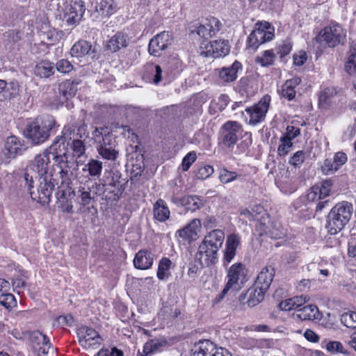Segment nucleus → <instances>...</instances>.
Returning <instances> with one entry per match:
<instances>
[{
    "label": "nucleus",
    "instance_id": "64",
    "mask_svg": "<svg viewBox=\"0 0 356 356\" xmlns=\"http://www.w3.org/2000/svg\"><path fill=\"white\" fill-rule=\"evenodd\" d=\"M213 172V168L211 165H205L200 168L198 170V177L201 179H205L209 177Z\"/></svg>",
    "mask_w": 356,
    "mask_h": 356
},
{
    "label": "nucleus",
    "instance_id": "7",
    "mask_svg": "<svg viewBox=\"0 0 356 356\" xmlns=\"http://www.w3.org/2000/svg\"><path fill=\"white\" fill-rule=\"evenodd\" d=\"M242 125L236 122L228 120L220 128L218 142L219 146L232 150L237 141L242 137Z\"/></svg>",
    "mask_w": 356,
    "mask_h": 356
},
{
    "label": "nucleus",
    "instance_id": "17",
    "mask_svg": "<svg viewBox=\"0 0 356 356\" xmlns=\"http://www.w3.org/2000/svg\"><path fill=\"white\" fill-rule=\"evenodd\" d=\"M85 10L84 1H76L65 8L64 19L70 26L77 25L82 19Z\"/></svg>",
    "mask_w": 356,
    "mask_h": 356
},
{
    "label": "nucleus",
    "instance_id": "48",
    "mask_svg": "<svg viewBox=\"0 0 356 356\" xmlns=\"http://www.w3.org/2000/svg\"><path fill=\"white\" fill-rule=\"evenodd\" d=\"M306 154L302 150L297 151L290 157L289 163L295 168H300L306 159Z\"/></svg>",
    "mask_w": 356,
    "mask_h": 356
},
{
    "label": "nucleus",
    "instance_id": "47",
    "mask_svg": "<svg viewBox=\"0 0 356 356\" xmlns=\"http://www.w3.org/2000/svg\"><path fill=\"white\" fill-rule=\"evenodd\" d=\"M89 188L91 189V193L94 198L102 195L106 199V186L102 179H99V182H93L92 181V184H90Z\"/></svg>",
    "mask_w": 356,
    "mask_h": 356
},
{
    "label": "nucleus",
    "instance_id": "41",
    "mask_svg": "<svg viewBox=\"0 0 356 356\" xmlns=\"http://www.w3.org/2000/svg\"><path fill=\"white\" fill-rule=\"evenodd\" d=\"M54 64L48 60H44L35 67V73L41 77H48L53 74Z\"/></svg>",
    "mask_w": 356,
    "mask_h": 356
},
{
    "label": "nucleus",
    "instance_id": "22",
    "mask_svg": "<svg viewBox=\"0 0 356 356\" xmlns=\"http://www.w3.org/2000/svg\"><path fill=\"white\" fill-rule=\"evenodd\" d=\"M172 202L178 205L184 207L188 211H195L200 209L204 202L200 197L197 195H186L181 198L177 197H172Z\"/></svg>",
    "mask_w": 356,
    "mask_h": 356
},
{
    "label": "nucleus",
    "instance_id": "23",
    "mask_svg": "<svg viewBox=\"0 0 356 356\" xmlns=\"http://www.w3.org/2000/svg\"><path fill=\"white\" fill-rule=\"evenodd\" d=\"M56 196L62 211L68 213H72L74 211L72 199L75 196L74 190H58Z\"/></svg>",
    "mask_w": 356,
    "mask_h": 356
},
{
    "label": "nucleus",
    "instance_id": "60",
    "mask_svg": "<svg viewBox=\"0 0 356 356\" xmlns=\"http://www.w3.org/2000/svg\"><path fill=\"white\" fill-rule=\"evenodd\" d=\"M333 160L334 165L339 170L347 161V156L345 153L339 152L334 154Z\"/></svg>",
    "mask_w": 356,
    "mask_h": 356
},
{
    "label": "nucleus",
    "instance_id": "9",
    "mask_svg": "<svg viewBox=\"0 0 356 356\" xmlns=\"http://www.w3.org/2000/svg\"><path fill=\"white\" fill-rule=\"evenodd\" d=\"M106 186V200L117 201L125 188V181L121 178L118 171L110 170L105 172L102 179Z\"/></svg>",
    "mask_w": 356,
    "mask_h": 356
},
{
    "label": "nucleus",
    "instance_id": "26",
    "mask_svg": "<svg viewBox=\"0 0 356 356\" xmlns=\"http://www.w3.org/2000/svg\"><path fill=\"white\" fill-rule=\"evenodd\" d=\"M24 148L19 138L15 136L7 138L5 143L6 154L8 158H14L22 154Z\"/></svg>",
    "mask_w": 356,
    "mask_h": 356
},
{
    "label": "nucleus",
    "instance_id": "16",
    "mask_svg": "<svg viewBox=\"0 0 356 356\" xmlns=\"http://www.w3.org/2000/svg\"><path fill=\"white\" fill-rule=\"evenodd\" d=\"M201 227L200 220L197 218L193 219L184 227L178 229L175 232V237L180 243H191L198 238Z\"/></svg>",
    "mask_w": 356,
    "mask_h": 356
},
{
    "label": "nucleus",
    "instance_id": "8",
    "mask_svg": "<svg viewBox=\"0 0 356 356\" xmlns=\"http://www.w3.org/2000/svg\"><path fill=\"white\" fill-rule=\"evenodd\" d=\"M346 40V31L337 23L325 26L316 37L317 42L325 43L326 46L331 48L344 44Z\"/></svg>",
    "mask_w": 356,
    "mask_h": 356
},
{
    "label": "nucleus",
    "instance_id": "19",
    "mask_svg": "<svg viewBox=\"0 0 356 356\" xmlns=\"http://www.w3.org/2000/svg\"><path fill=\"white\" fill-rule=\"evenodd\" d=\"M218 251L215 250L214 248H211L201 242L196 257L202 266H209L218 262Z\"/></svg>",
    "mask_w": 356,
    "mask_h": 356
},
{
    "label": "nucleus",
    "instance_id": "43",
    "mask_svg": "<svg viewBox=\"0 0 356 356\" xmlns=\"http://www.w3.org/2000/svg\"><path fill=\"white\" fill-rule=\"evenodd\" d=\"M321 347L323 348H325L327 352L334 354V353H346V351L345 350L342 343L337 341H327L326 340H324L321 343Z\"/></svg>",
    "mask_w": 356,
    "mask_h": 356
},
{
    "label": "nucleus",
    "instance_id": "5",
    "mask_svg": "<svg viewBox=\"0 0 356 356\" xmlns=\"http://www.w3.org/2000/svg\"><path fill=\"white\" fill-rule=\"evenodd\" d=\"M24 179L33 200L43 205L50 202L55 184H56L57 178L47 176L35 179L38 182L35 191L33 190L34 186L33 184L34 180L33 175L26 172L24 174Z\"/></svg>",
    "mask_w": 356,
    "mask_h": 356
},
{
    "label": "nucleus",
    "instance_id": "56",
    "mask_svg": "<svg viewBox=\"0 0 356 356\" xmlns=\"http://www.w3.org/2000/svg\"><path fill=\"white\" fill-rule=\"evenodd\" d=\"M197 159V156L195 152H190L183 159L181 166L184 171H187L192 163H193Z\"/></svg>",
    "mask_w": 356,
    "mask_h": 356
},
{
    "label": "nucleus",
    "instance_id": "4",
    "mask_svg": "<svg viewBox=\"0 0 356 356\" xmlns=\"http://www.w3.org/2000/svg\"><path fill=\"white\" fill-rule=\"evenodd\" d=\"M92 137L97 143V152L102 159L112 161L117 160L119 157L118 143L107 127L95 128Z\"/></svg>",
    "mask_w": 356,
    "mask_h": 356
},
{
    "label": "nucleus",
    "instance_id": "3",
    "mask_svg": "<svg viewBox=\"0 0 356 356\" xmlns=\"http://www.w3.org/2000/svg\"><path fill=\"white\" fill-rule=\"evenodd\" d=\"M55 127L56 120L53 116L38 117L26 124L24 129V136L34 145H39L49 138Z\"/></svg>",
    "mask_w": 356,
    "mask_h": 356
},
{
    "label": "nucleus",
    "instance_id": "12",
    "mask_svg": "<svg viewBox=\"0 0 356 356\" xmlns=\"http://www.w3.org/2000/svg\"><path fill=\"white\" fill-rule=\"evenodd\" d=\"M270 100V97L266 95L257 104L245 108V111L249 118L248 122L249 124L254 126L264 121Z\"/></svg>",
    "mask_w": 356,
    "mask_h": 356
},
{
    "label": "nucleus",
    "instance_id": "15",
    "mask_svg": "<svg viewBox=\"0 0 356 356\" xmlns=\"http://www.w3.org/2000/svg\"><path fill=\"white\" fill-rule=\"evenodd\" d=\"M77 334L80 345L85 349L97 348L102 342V339L93 328L81 326L78 329Z\"/></svg>",
    "mask_w": 356,
    "mask_h": 356
},
{
    "label": "nucleus",
    "instance_id": "44",
    "mask_svg": "<svg viewBox=\"0 0 356 356\" xmlns=\"http://www.w3.org/2000/svg\"><path fill=\"white\" fill-rule=\"evenodd\" d=\"M171 261L168 258H163L159 261L158 270H157V277L163 280L168 277L170 273L169 270L171 266Z\"/></svg>",
    "mask_w": 356,
    "mask_h": 356
},
{
    "label": "nucleus",
    "instance_id": "57",
    "mask_svg": "<svg viewBox=\"0 0 356 356\" xmlns=\"http://www.w3.org/2000/svg\"><path fill=\"white\" fill-rule=\"evenodd\" d=\"M72 149L77 157L82 156L86 151L83 142L81 140L74 139L72 142Z\"/></svg>",
    "mask_w": 356,
    "mask_h": 356
},
{
    "label": "nucleus",
    "instance_id": "62",
    "mask_svg": "<svg viewBox=\"0 0 356 356\" xmlns=\"http://www.w3.org/2000/svg\"><path fill=\"white\" fill-rule=\"evenodd\" d=\"M305 338L309 342L317 343L320 340V337L312 330L307 329L304 332Z\"/></svg>",
    "mask_w": 356,
    "mask_h": 356
},
{
    "label": "nucleus",
    "instance_id": "20",
    "mask_svg": "<svg viewBox=\"0 0 356 356\" xmlns=\"http://www.w3.org/2000/svg\"><path fill=\"white\" fill-rule=\"evenodd\" d=\"M220 22L214 17H207L197 28L196 33L204 38H211L220 29Z\"/></svg>",
    "mask_w": 356,
    "mask_h": 356
},
{
    "label": "nucleus",
    "instance_id": "28",
    "mask_svg": "<svg viewBox=\"0 0 356 356\" xmlns=\"http://www.w3.org/2000/svg\"><path fill=\"white\" fill-rule=\"evenodd\" d=\"M90 184H92V180L88 179L79 187L77 191V202L83 207L90 204L95 199L91 193V189L89 188Z\"/></svg>",
    "mask_w": 356,
    "mask_h": 356
},
{
    "label": "nucleus",
    "instance_id": "34",
    "mask_svg": "<svg viewBox=\"0 0 356 356\" xmlns=\"http://www.w3.org/2000/svg\"><path fill=\"white\" fill-rule=\"evenodd\" d=\"M75 95V90H54V96L50 102L53 108H58L67 99Z\"/></svg>",
    "mask_w": 356,
    "mask_h": 356
},
{
    "label": "nucleus",
    "instance_id": "42",
    "mask_svg": "<svg viewBox=\"0 0 356 356\" xmlns=\"http://www.w3.org/2000/svg\"><path fill=\"white\" fill-rule=\"evenodd\" d=\"M276 55L273 49L266 50L262 52L261 56L256 58L255 62L262 67H268L273 65Z\"/></svg>",
    "mask_w": 356,
    "mask_h": 356
},
{
    "label": "nucleus",
    "instance_id": "27",
    "mask_svg": "<svg viewBox=\"0 0 356 356\" xmlns=\"http://www.w3.org/2000/svg\"><path fill=\"white\" fill-rule=\"evenodd\" d=\"M297 316L302 321H320L322 314L314 305H306L297 311Z\"/></svg>",
    "mask_w": 356,
    "mask_h": 356
},
{
    "label": "nucleus",
    "instance_id": "52",
    "mask_svg": "<svg viewBox=\"0 0 356 356\" xmlns=\"http://www.w3.org/2000/svg\"><path fill=\"white\" fill-rule=\"evenodd\" d=\"M292 49V43L289 40H286L276 49V54L280 58H283L288 55Z\"/></svg>",
    "mask_w": 356,
    "mask_h": 356
},
{
    "label": "nucleus",
    "instance_id": "45",
    "mask_svg": "<svg viewBox=\"0 0 356 356\" xmlns=\"http://www.w3.org/2000/svg\"><path fill=\"white\" fill-rule=\"evenodd\" d=\"M280 143L277 148V154L280 156H284L290 152L293 146V142L289 138L282 136L280 138Z\"/></svg>",
    "mask_w": 356,
    "mask_h": 356
},
{
    "label": "nucleus",
    "instance_id": "10",
    "mask_svg": "<svg viewBox=\"0 0 356 356\" xmlns=\"http://www.w3.org/2000/svg\"><path fill=\"white\" fill-rule=\"evenodd\" d=\"M274 37V27L268 22H257L248 37L247 47L255 51Z\"/></svg>",
    "mask_w": 356,
    "mask_h": 356
},
{
    "label": "nucleus",
    "instance_id": "1",
    "mask_svg": "<svg viewBox=\"0 0 356 356\" xmlns=\"http://www.w3.org/2000/svg\"><path fill=\"white\" fill-rule=\"evenodd\" d=\"M71 135L70 129L65 128L62 136H57L51 145L35 156L30 165V170L35 174V179L47 176L54 177V165L51 167L50 161L53 159L56 164V160L59 156L58 148L60 145H64L65 143L67 145L70 144V140L72 139Z\"/></svg>",
    "mask_w": 356,
    "mask_h": 356
},
{
    "label": "nucleus",
    "instance_id": "51",
    "mask_svg": "<svg viewBox=\"0 0 356 356\" xmlns=\"http://www.w3.org/2000/svg\"><path fill=\"white\" fill-rule=\"evenodd\" d=\"M0 304L5 308L10 309L15 305L16 300L11 293H2L0 296Z\"/></svg>",
    "mask_w": 356,
    "mask_h": 356
},
{
    "label": "nucleus",
    "instance_id": "32",
    "mask_svg": "<svg viewBox=\"0 0 356 356\" xmlns=\"http://www.w3.org/2000/svg\"><path fill=\"white\" fill-rule=\"evenodd\" d=\"M266 291V290H263V289L257 287V286L254 284L253 287L250 288L247 291V296H248L247 300L248 305L250 307L257 305L263 300Z\"/></svg>",
    "mask_w": 356,
    "mask_h": 356
},
{
    "label": "nucleus",
    "instance_id": "2",
    "mask_svg": "<svg viewBox=\"0 0 356 356\" xmlns=\"http://www.w3.org/2000/svg\"><path fill=\"white\" fill-rule=\"evenodd\" d=\"M79 165L75 159L66 153L59 154L54 167V177L58 179V190H73L74 181L78 178Z\"/></svg>",
    "mask_w": 356,
    "mask_h": 356
},
{
    "label": "nucleus",
    "instance_id": "40",
    "mask_svg": "<svg viewBox=\"0 0 356 356\" xmlns=\"http://www.w3.org/2000/svg\"><path fill=\"white\" fill-rule=\"evenodd\" d=\"M345 70L350 75L356 73V44L350 47L347 60L345 63Z\"/></svg>",
    "mask_w": 356,
    "mask_h": 356
},
{
    "label": "nucleus",
    "instance_id": "63",
    "mask_svg": "<svg viewBox=\"0 0 356 356\" xmlns=\"http://www.w3.org/2000/svg\"><path fill=\"white\" fill-rule=\"evenodd\" d=\"M300 134V129L298 127H295L293 126H288L286 128V133L284 136L291 140L297 137Z\"/></svg>",
    "mask_w": 356,
    "mask_h": 356
},
{
    "label": "nucleus",
    "instance_id": "29",
    "mask_svg": "<svg viewBox=\"0 0 356 356\" xmlns=\"http://www.w3.org/2000/svg\"><path fill=\"white\" fill-rule=\"evenodd\" d=\"M128 43L127 35L123 33L118 32L107 42L106 49L111 52H116L121 48L127 47Z\"/></svg>",
    "mask_w": 356,
    "mask_h": 356
},
{
    "label": "nucleus",
    "instance_id": "50",
    "mask_svg": "<svg viewBox=\"0 0 356 356\" xmlns=\"http://www.w3.org/2000/svg\"><path fill=\"white\" fill-rule=\"evenodd\" d=\"M238 177L236 172L229 171L225 168L222 169L220 172L219 179L223 184H227L234 181Z\"/></svg>",
    "mask_w": 356,
    "mask_h": 356
},
{
    "label": "nucleus",
    "instance_id": "33",
    "mask_svg": "<svg viewBox=\"0 0 356 356\" xmlns=\"http://www.w3.org/2000/svg\"><path fill=\"white\" fill-rule=\"evenodd\" d=\"M241 63L236 60L232 66L222 68L219 76L225 81H233L236 79L238 71L241 70Z\"/></svg>",
    "mask_w": 356,
    "mask_h": 356
},
{
    "label": "nucleus",
    "instance_id": "25",
    "mask_svg": "<svg viewBox=\"0 0 356 356\" xmlns=\"http://www.w3.org/2000/svg\"><path fill=\"white\" fill-rule=\"evenodd\" d=\"M153 261V254L147 250H141L136 253L134 265L138 269L146 270L152 267Z\"/></svg>",
    "mask_w": 356,
    "mask_h": 356
},
{
    "label": "nucleus",
    "instance_id": "14",
    "mask_svg": "<svg viewBox=\"0 0 356 356\" xmlns=\"http://www.w3.org/2000/svg\"><path fill=\"white\" fill-rule=\"evenodd\" d=\"M227 288L234 291L241 289L246 282V268L241 263L232 265L227 271Z\"/></svg>",
    "mask_w": 356,
    "mask_h": 356
},
{
    "label": "nucleus",
    "instance_id": "46",
    "mask_svg": "<svg viewBox=\"0 0 356 356\" xmlns=\"http://www.w3.org/2000/svg\"><path fill=\"white\" fill-rule=\"evenodd\" d=\"M315 186H318L317 191L318 192V195H320L321 200H323L330 195L332 181L330 179H327L323 181L320 184H316Z\"/></svg>",
    "mask_w": 356,
    "mask_h": 356
},
{
    "label": "nucleus",
    "instance_id": "36",
    "mask_svg": "<svg viewBox=\"0 0 356 356\" xmlns=\"http://www.w3.org/2000/svg\"><path fill=\"white\" fill-rule=\"evenodd\" d=\"M259 229L261 230L260 235L266 234L273 239L282 238L285 236V232L280 226L274 225L269 228L265 223H259Z\"/></svg>",
    "mask_w": 356,
    "mask_h": 356
},
{
    "label": "nucleus",
    "instance_id": "13",
    "mask_svg": "<svg viewBox=\"0 0 356 356\" xmlns=\"http://www.w3.org/2000/svg\"><path fill=\"white\" fill-rule=\"evenodd\" d=\"M193 356H232L225 348L217 347L210 340H200L192 348Z\"/></svg>",
    "mask_w": 356,
    "mask_h": 356
},
{
    "label": "nucleus",
    "instance_id": "59",
    "mask_svg": "<svg viewBox=\"0 0 356 356\" xmlns=\"http://www.w3.org/2000/svg\"><path fill=\"white\" fill-rule=\"evenodd\" d=\"M317 190L318 186H312L306 194L305 198L309 202H313L321 200L320 195H318V192Z\"/></svg>",
    "mask_w": 356,
    "mask_h": 356
},
{
    "label": "nucleus",
    "instance_id": "38",
    "mask_svg": "<svg viewBox=\"0 0 356 356\" xmlns=\"http://www.w3.org/2000/svg\"><path fill=\"white\" fill-rule=\"evenodd\" d=\"M116 8L114 0H102L96 6V11L102 16L110 17L116 11Z\"/></svg>",
    "mask_w": 356,
    "mask_h": 356
},
{
    "label": "nucleus",
    "instance_id": "55",
    "mask_svg": "<svg viewBox=\"0 0 356 356\" xmlns=\"http://www.w3.org/2000/svg\"><path fill=\"white\" fill-rule=\"evenodd\" d=\"M56 67L61 73H68L74 68L72 64L66 59L59 60L56 64Z\"/></svg>",
    "mask_w": 356,
    "mask_h": 356
},
{
    "label": "nucleus",
    "instance_id": "54",
    "mask_svg": "<svg viewBox=\"0 0 356 356\" xmlns=\"http://www.w3.org/2000/svg\"><path fill=\"white\" fill-rule=\"evenodd\" d=\"M241 243V237L236 234H229L227 237L225 246L236 250Z\"/></svg>",
    "mask_w": 356,
    "mask_h": 356
},
{
    "label": "nucleus",
    "instance_id": "61",
    "mask_svg": "<svg viewBox=\"0 0 356 356\" xmlns=\"http://www.w3.org/2000/svg\"><path fill=\"white\" fill-rule=\"evenodd\" d=\"M236 250L232 249L225 246L224 250L223 263L224 265L229 264L236 256Z\"/></svg>",
    "mask_w": 356,
    "mask_h": 356
},
{
    "label": "nucleus",
    "instance_id": "21",
    "mask_svg": "<svg viewBox=\"0 0 356 356\" xmlns=\"http://www.w3.org/2000/svg\"><path fill=\"white\" fill-rule=\"evenodd\" d=\"M275 270L273 266H266L263 267L259 272L257 279L254 282L257 287L268 291L273 278L275 277Z\"/></svg>",
    "mask_w": 356,
    "mask_h": 356
},
{
    "label": "nucleus",
    "instance_id": "30",
    "mask_svg": "<svg viewBox=\"0 0 356 356\" xmlns=\"http://www.w3.org/2000/svg\"><path fill=\"white\" fill-rule=\"evenodd\" d=\"M153 214L154 219L161 222H165L170 218V209L163 200L159 199L154 204Z\"/></svg>",
    "mask_w": 356,
    "mask_h": 356
},
{
    "label": "nucleus",
    "instance_id": "37",
    "mask_svg": "<svg viewBox=\"0 0 356 356\" xmlns=\"http://www.w3.org/2000/svg\"><path fill=\"white\" fill-rule=\"evenodd\" d=\"M102 161L91 159L84 165L82 170L83 172H88L89 176L99 178L102 175Z\"/></svg>",
    "mask_w": 356,
    "mask_h": 356
},
{
    "label": "nucleus",
    "instance_id": "35",
    "mask_svg": "<svg viewBox=\"0 0 356 356\" xmlns=\"http://www.w3.org/2000/svg\"><path fill=\"white\" fill-rule=\"evenodd\" d=\"M307 302V298L303 296H296L291 298L282 301L279 307L282 310L290 311L292 309H298Z\"/></svg>",
    "mask_w": 356,
    "mask_h": 356
},
{
    "label": "nucleus",
    "instance_id": "53",
    "mask_svg": "<svg viewBox=\"0 0 356 356\" xmlns=\"http://www.w3.org/2000/svg\"><path fill=\"white\" fill-rule=\"evenodd\" d=\"M333 161V159H326L324 161V163L321 166V170L323 174L329 175L338 170L337 167L334 165Z\"/></svg>",
    "mask_w": 356,
    "mask_h": 356
},
{
    "label": "nucleus",
    "instance_id": "31",
    "mask_svg": "<svg viewBox=\"0 0 356 356\" xmlns=\"http://www.w3.org/2000/svg\"><path fill=\"white\" fill-rule=\"evenodd\" d=\"M92 45L88 41L81 40L74 44L70 49V54L74 58H82L90 54Z\"/></svg>",
    "mask_w": 356,
    "mask_h": 356
},
{
    "label": "nucleus",
    "instance_id": "49",
    "mask_svg": "<svg viewBox=\"0 0 356 356\" xmlns=\"http://www.w3.org/2000/svg\"><path fill=\"white\" fill-rule=\"evenodd\" d=\"M341 321L347 327H355L356 312H348L343 314L341 317Z\"/></svg>",
    "mask_w": 356,
    "mask_h": 356
},
{
    "label": "nucleus",
    "instance_id": "39",
    "mask_svg": "<svg viewBox=\"0 0 356 356\" xmlns=\"http://www.w3.org/2000/svg\"><path fill=\"white\" fill-rule=\"evenodd\" d=\"M166 342L163 340L154 339L146 342L143 346V353L145 355H152L161 351L165 346Z\"/></svg>",
    "mask_w": 356,
    "mask_h": 356
},
{
    "label": "nucleus",
    "instance_id": "24",
    "mask_svg": "<svg viewBox=\"0 0 356 356\" xmlns=\"http://www.w3.org/2000/svg\"><path fill=\"white\" fill-rule=\"evenodd\" d=\"M225 240V233L222 230L216 229L207 233L202 243L219 250Z\"/></svg>",
    "mask_w": 356,
    "mask_h": 356
},
{
    "label": "nucleus",
    "instance_id": "18",
    "mask_svg": "<svg viewBox=\"0 0 356 356\" xmlns=\"http://www.w3.org/2000/svg\"><path fill=\"white\" fill-rule=\"evenodd\" d=\"M171 44L170 34L163 31L154 36L149 43L148 51L151 55L160 56L163 51Z\"/></svg>",
    "mask_w": 356,
    "mask_h": 356
},
{
    "label": "nucleus",
    "instance_id": "6",
    "mask_svg": "<svg viewBox=\"0 0 356 356\" xmlns=\"http://www.w3.org/2000/svg\"><path fill=\"white\" fill-rule=\"evenodd\" d=\"M353 211V204L343 201L337 204L327 217L326 228L328 232L334 235L342 230L350 221Z\"/></svg>",
    "mask_w": 356,
    "mask_h": 356
},
{
    "label": "nucleus",
    "instance_id": "11",
    "mask_svg": "<svg viewBox=\"0 0 356 356\" xmlns=\"http://www.w3.org/2000/svg\"><path fill=\"white\" fill-rule=\"evenodd\" d=\"M229 51L230 45L227 40H216L209 43L202 42L198 52L203 57L217 58L225 56Z\"/></svg>",
    "mask_w": 356,
    "mask_h": 356
},
{
    "label": "nucleus",
    "instance_id": "58",
    "mask_svg": "<svg viewBox=\"0 0 356 356\" xmlns=\"http://www.w3.org/2000/svg\"><path fill=\"white\" fill-rule=\"evenodd\" d=\"M124 353L121 350L115 347L111 348V350L108 349H101L95 356H123Z\"/></svg>",
    "mask_w": 356,
    "mask_h": 356
}]
</instances>
